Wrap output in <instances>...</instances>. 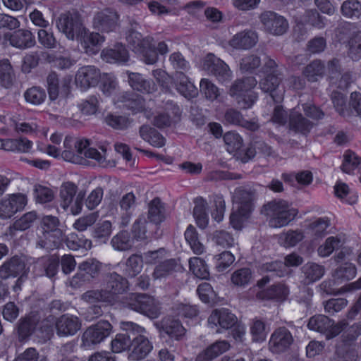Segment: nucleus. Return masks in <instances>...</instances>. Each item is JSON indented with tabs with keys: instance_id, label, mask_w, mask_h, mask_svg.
<instances>
[{
	"instance_id": "obj_28",
	"label": "nucleus",
	"mask_w": 361,
	"mask_h": 361,
	"mask_svg": "<svg viewBox=\"0 0 361 361\" xmlns=\"http://www.w3.org/2000/svg\"><path fill=\"white\" fill-rule=\"evenodd\" d=\"M281 78L279 74H267V75L259 82V86L264 92L270 94L274 102H280L283 99V92H277Z\"/></svg>"
},
{
	"instance_id": "obj_21",
	"label": "nucleus",
	"mask_w": 361,
	"mask_h": 361,
	"mask_svg": "<svg viewBox=\"0 0 361 361\" xmlns=\"http://www.w3.org/2000/svg\"><path fill=\"white\" fill-rule=\"evenodd\" d=\"M76 39L80 41L85 53L90 55L97 54L104 42V37L99 33L90 32L85 27L84 32H82L81 35Z\"/></svg>"
},
{
	"instance_id": "obj_30",
	"label": "nucleus",
	"mask_w": 361,
	"mask_h": 361,
	"mask_svg": "<svg viewBox=\"0 0 361 361\" xmlns=\"http://www.w3.org/2000/svg\"><path fill=\"white\" fill-rule=\"evenodd\" d=\"M231 345L226 341H217L200 353L195 361H212L229 350Z\"/></svg>"
},
{
	"instance_id": "obj_14",
	"label": "nucleus",
	"mask_w": 361,
	"mask_h": 361,
	"mask_svg": "<svg viewBox=\"0 0 361 361\" xmlns=\"http://www.w3.org/2000/svg\"><path fill=\"white\" fill-rule=\"evenodd\" d=\"M27 203V197L23 193H14L0 200V218L7 219L23 210Z\"/></svg>"
},
{
	"instance_id": "obj_53",
	"label": "nucleus",
	"mask_w": 361,
	"mask_h": 361,
	"mask_svg": "<svg viewBox=\"0 0 361 361\" xmlns=\"http://www.w3.org/2000/svg\"><path fill=\"white\" fill-rule=\"evenodd\" d=\"M325 71V66L320 60H314L308 64L303 73L309 81H317L319 77H322Z\"/></svg>"
},
{
	"instance_id": "obj_48",
	"label": "nucleus",
	"mask_w": 361,
	"mask_h": 361,
	"mask_svg": "<svg viewBox=\"0 0 361 361\" xmlns=\"http://www.w3.org/2000/svg\"><path fill=\"white\" fill-rule=\"evenodd\" d=\"M59 259L55 256L42 257L36 263V267H42L46 276L49 278L54 277L59 268Z\"/></svg>"
},
{
	"instance_id": "obj_2",
	"label": "nucleus",
	"mask_w": 361,
	"mask_h": 361,
	"mask_svg": "<svg viewBox=\"0 0 361 361\" xmlns=\"http://www.w3.org/2000/svg\"><path fill=\"white\" fill-rule=\"evenodd\" d=\"M261 213L266 217L271 228H279L288 226L298 214L292 204L284 200H274L264 204Z\"/></svg>"
},
{
	"instance_id": "obj_64",
	"label": "nucleus",
	"mask_w": 361,
	"mask_h": 361,
	"mask_svg": "<svg viewBox=\"0 0 361 361\" xmlns=\"http://www.w3.org/2000/svg\"><path fill=\"white\" fill-rule=\"evenodd\" d=\"M350 57L357 61L361 56V32L355 33L349 41Z\"/></svg>"
},
{
	"instance_id": "obj_32",
	"label": "nucleus",
	"mask_w": 361,
	"mask_h": 361,
	"mask_svg": "<svg viewBox=\"0 0 361 361\" xmlns=\"http://www.w3.org/2000/svg\"><path fill=\"white\" fill-rule=\"evenodd\" d=\"M25 267V264L20 258L13 257L0 267V278L16 277L24 272Z\"/></svg>"
},
{
	"instance_id": "obj_27",
	"label": "nucleus",
	"mask_w": 361,
	"mask_h": 361,
	"mask_svg": "<svg viewBox=\"0 0 361 361\" xmlns=\"http://www.w3.org/2000/svg\"><path fill=\"white\" fill-rule=\"evenodd\" d=\"M182 267L176 259H164L154 267L152 276L154 279H166L181 271Z\"/></svg>"
},
{
	"instance_id": "obj_11",
	"label": "nucleus",
	"mask_w": 361,
	"mask_h": 361,
	"mask_svg": "<svg viewBox=\"0 0 361 361\" xmlns=\"http://www.w3.org/2000/svg\"><path fill=\"white\" fill-rule=\"evenodd\" d=\"M111 324L105 320L98 322L89 326L82 336V344L85 347H91L104 341L111 334Z\"/></svg>"
},
{
	"instance_id": "obj_19",
	"label": "nucleus",
	"mask_w": 361,
	"mask_h": 361,
	"mask_svg": "<svg viewBox=\"0 0 361 361\" xmlns=\"http://www.w3.org/2000/svg\"><path fill=\"white\" fill-rule=\"evenodd\" d=\"M258 42L257 32L245 29L235 34L229 40L228 44L238 50H248L254 47Z\"/></svg>"
},
{
	"instance_id": "obj_25",
	"label": "nucleus",
	"mask_w": 361,
	"mask_h": 361,
	"mask_svg": "<svg viewBox=\"0 0 361 361\" xmlns=\"http://www.w3.org/2000/svg\"><path fill=\"white\" fill-rule=\"evenodd\" d=\"M42 228L44 230V237L45 240L40 239L37 243V246L41 248L49 249L51 247L49 244L51 233H55V235H61V232L58 229L59 220L57 217L52 215H47L42 219Z\"/></svg>"
},
{
	"instance_id": "obj_3",
	"label": "nucleus",
	"mask_w": 361,
	"mask_h": 361,
	"mask_svg": "<svg viewBox=\"0 0 361 361\" xmlns=\"http://www.w3.org/2000/svg\"><path fill=\"white\" fill-rule=\"evenodd\" d=\"M121 328L132 334L130 359H142L151 352L153 345L145 335L147 331L145 328L132 322H121Z\"/></svg>"
},
{
	"instance_id": "obj_42",
	"label": "nucleus",
	"mask_w": 361,
	"mask_h": 361,
	"mask_svg": "<svg viewBox=\"0 0 361 361\" xmlns=\"http://www.w3.org/2000/svg\"><path fill=\"white\" fill-rule=\"evenodd\" d=\"M185 239L193 253L200 255L205 252L204 245L200 241L198 233L192 225H189L184 233Z\"/></svg>"
},
{
	"instance_id": "obj_57",
	"label": "nucleus",
	"mask_w": 361,
	"mask_h": 361,
	"mask_svg": "<svg viewBox=\"0 0 361 361\" xmlns=\"http://www.w3.org/2000/svg\"><path fill=\"white\" fill-rule=\"evenodd\" d=\"M24 97L27 102L34 105H39L44 102L47 94L44 89L32 87L25 92Z\"/></svg>"
},
{
	"instance_id": "obj_12",
	"label": "nucleus",
	"mask_w": 361,
	"mask_h": 361,
	"mask_svg": "<svg viewBox=\"0 0 361 361\" xmlns=\"http://www.w3.org/2000/svg\"><path fill=\"white\" fill-rule=\"evenodd\" d=\"M237 322L236 316L226 308L213 310L207 320L209 328L219 334L233 328Z\"/></svg>"
},
{
	"instance_id": "obj_29",
	"label": "nucleus",
	"mask_w": 361,
	"mask_h": 361,
	"mask_svg": "<svg viewBox=\"0 0 361 361\" xmlns=\"http://www.w3.org/2000/svg\"><path fill=\"white\" fill-rule=\"evenodd\" d=\"M161 331L171 338L180 341L185 334V329L180 322L171 317H164L160 322Z\"/></svg>"
},
{
	"instance_id": "obj_36",
	"label": "nucleus",
	"mask_w": 361,
	"mask_h": 361,
	"mask_svg": "<svg viewBox=\"0 0 361 361\" xmlns=\"http://www.w3.org/2000/svg\"><path fill=\"white\" fill-rule=\"evenodd\" d=\"M233 201L238 204V209L243 211V214H249L252 209V194L243 188H236L233 194Z\"/></svg>"
},
{
	"instance_id": "obj_20",
	"label": "nucleus",
	"mask_w": 361,
	"mask_h": 361,
	"mask_svg": "<svg viewBox=\"0 0 361 361\" xmlns=\"http://www.w3.org/2000/svg\"><path fill=\"white\" fill-rule=\"evenodd\" d=\"M101 78L100 71L94 66L81 67L75 75V84L82 90H87L97 85Z\"/></svg>"
},
{
	"instance_id": "obj_4",
	"label": "nucleus",
	"mask_w": 361,
	"mask_h": 361,
	"mask_svg": "<svg viewBox=\"0 0 361 361\" xmlns=\"http://www.w3.org/2000/svg\"><path fill=\"white\" fill-rule=\"evenodd\" d=\"M257 83L253 76L238 79L231 86L229 94L235 99L242 109L251 108L257 99V94L253 91Z\"/></svg>"
},
{
	"instance_id": "obj_15",
	"label": "nucleus",
	"mask_w": 361,
	"mask_h": 361,
	"mask_svg": "<svg viewBox=\"0 0 361 361\" xmlns=\"http://www.w3.org/2000/svg\"><path fill=\"white\" fill-rule=\"evenodd\" d=\"M103 288L110 303H113L116 300L118 295L128 290V281L120 274L112 272L106 275Z\"/></svg>"
},
{
	"instance_id": "obj_26",
	"label": "nucleus",
	"mask_w": 361,
	"mask_h": 361,
	"mask_svg": "<svg viewBox=\"0 0 361 361\" xmlns=\"http://www.w3.org/2000/svg\"><path fill=\"white\" fill-rule=\"evenodd\" d=\"M313 123L295 109L289 111L288 128L296 133L306 135L310 133Z\"/></svg>"
},
{
	"instance_id": "obj_58",
	"label": "nucleus",
	"mask_w": 361,
	"mask_h": 361,
	"mask_svg": "<svg viewBox=\"0 0 361 361\" xmlns=\"http://www.w3.org/2000/svg\"><path fill=\"white\" fill-rule=\"evenodd\" d=\"M342 14L348 18H358L361 15V2L358 0H346L341 8Z\"/></svg>"
},
{
	"instance_id": "obj_1",
	"label": "nucleus",
	"mask_w": 361,
	"mask_h": 361,
	"mask_svg": "<svg viewBox=\"0 0 361 361\" xmlns=\"http://www.w3.org/2000/svg\"><path fill=\"white\" fill-rule=\"evenodd\" d=\"M63 147L65 149L61 152V156L66 161L78 163L79 157L84 156L95 160L102 166H106V149L102 146L100 147L102 152H99L96 148L90 147V140L88 139H75L66 136L63 141Z\"/></svg>"
},
{
	"instance_id": "obj_31",
	"label": "nucleus",
	"mask_w": 361,
	"mask_h": 361,
	"mask_svg": "<svg viewBox=\"0 0 361 361\" xmlns=\"http://www.w3.org/2000/svg\"><path fill=\"white\" fill-rule=\"evenodd\" d=\"M122 102L124 103V106L132 111L133 114L143 112L145 117L151 118L152 113L150 110L145 108V100L142 97L135 94L125 93L122 96Z\"/></svg>"
},
{
	"instance_id": "obj_52",
	"label": "nucleus",
	"mask_w": 361,
	"mask_h": 361,
	"mask_svg": "<svg viewBox=\"0 0 361 361\" xmlns=\"http://www.w3.org/2000/svg\"><path fill=\"white\" fill-rule=\"evenodd\" d=\"M360 164L361 157L357 156L354 152L347 150L343 154V161L341 166V169L345 173L351 174Z\"/></svg>"
},
{
	"instance_id": "obj_63",
	"label": "nucleus",
	"mask_w": 361,
	"mask_h": 361,
	"mask_svg": "<svg viewBox=\"0 0 361 361\" xmlns=\"http://www.w3.org/2000/svg\"><path fill=\"white\" fill-rule=\"evenodd\" d=\"M252 277V271L249 268H241L232 274L231 281L235 286H245L250 282Z\"/></svg>"
},
{
	"instance_id": "obj_54",
	"label": "nucleus",
	"mask_w": 361,
	"mask_h": 361,
	"mask_svg": "<svg viewBox=\"0 0 361 361\" xmlns=\"http://www.w3.org/2000/svg\"><path fill=\"white\" fill-rule=\"evenodd\" d=\"M154 226L147 221L145 218H138L133 225L132 232L137 240H145L149 237V228Z\"/></svg>"
},
{
	"instance_id": "obj_39",
	"label": "nucleus",
	"mask_w": 361,
	"mask_h": 361,
	"mask_svg": "<svg viewBox=\"0 0 361 361\" xmlns=\"http://www.w3.org/2000/svg\"><path fill=\"white\" fill-rule=\"evenodd\" d=\"M194 203L193 215L196 223L200 228H204L209 222V217L206 212L207 202L203 197H197L195 199Z\"/></svg>"
},
{
	"instance_id": "obj_56",
	"label": "nucleus",
	"mask_w": 361,
	"mask_h": 361,
	"mask_svg": "<svg viewBox=\"0 0 361 361\" xmlns=\"http://www.w3.org/2000/svg\"><path fill=\"white\" fill-rule=\"evenodd\" d=\"M250 329L253 341L261 343L265 341L267 333L263 321L257 318L252 319Z\"/></svg>"
},
{
	"instance_id": "obj_62",
	"label": "nucleus",
	"mask_w": 361,
	"mask_h": 361,
	"mask_svg": "<svg viewBox=\"0 0 361 361\" xmlns=\"http://www.w3.org/2000/svg\"><path fill=\"white\" fill-rule=\"evenodd\" d=\"M34 197L38 203L50 202L54 198V192L48 187L36 185L34 188Z\"/></svg>"
},
{
	"instance_id": "obj_13",
	"label": "nucleus",
	"mask_w": 361,
	"mask_h": 361,
	"mask_svg": "<svg viewBox=\"0 0 361 361\" xmlns=\"http://www.w3.org/2000/svg\"><path fill=\"white\" fill-rule=\"evenodd\" d=\"M259 20L264 30L273 35H282L288 29L286 19L273 11H264L261 13Z\"/></svg>"
},
{
	"instance_id": "obj_35",
	"label": "nucleus",
	"mask_w": 361,
	"mask_h": 361,
	"mask_svg": "<svg viewBox=\"0 0 361 361\" xmlns=\"http://www.w3.org/2000/svg\"><path fill=\"white\" fill-rule=\"evenodd\" d=\"M101 56L107 63H123L128 60L127 49L122 44H116L114 48L104 49L101 53Z\"/></svg>"
},
{
	"instance_id": "obj_44",
	"label": "nucleus",
	"mask_w": 361,
	"mask_h": 361,
	"mask_svg": "<svg viewBox=\"0 0 361 361\" xmlns=\"http://www.w3.org/2000/svg\"><path fill=\"white\" fill-rule=\"evenodd\" d=\"M144 262L143 256L136 254L130 255L124 264V274L132 278L136 276L141 272Z\"/></svg>"
},
{
	"instance_id": "obj_49",
	"label": "nucleus",
	"mask_w": 361,
	"mask_h": 361,
	"mask_svg": "<svg viewBox=\"0 0 361 361\" xmlns=\"http://www.w3.org/2000/svg\"><path fill=\"white\" fill-rule=\"evenodd\" d=\"M190 271L197 278L205 279L209 276V269L205 262L198 257L189 259Z\"/></svg>"
},
{
	"instance_id": "obj_45",
	"label": "nucleus",
	"mask_w": 361,
	"mask_h": 361,
	"mask_svg": "<svg viewBox=\"0 0 361 361\" xmlns=\"http://www.w3.org/2000/svg\"><path fill=\"white\" fill-rule=\"evenodd\" d=\"M16 77L13 68L8 59L0 61V84L5 88L13 86Z\"/></svg>"
},
{
	"instance_id": "obj_23",
	"label": "nucleus",
	"mask_w": 361,
	"mask_h": 361,
	"mask_svg": "<svg viewBox=\"0 0 361 361\" xmlns=\"http://www.w3.org/2000/svg\"><path fill=\"white\" fill-rule=\"evenodd\" d=\"M184 97L190 99L197 95V89L183 72L176 71L173 75L171 85Z\"/></svg>"
},
{
	"instance_id": "obj_40",
	"label": "nucleus",
	"mask_w": 361,
	"mask_h": 361,
	"mask_svg": "<svg viewBox=\"0 0 361 361\" xmlns=\"http://www.w3.org/2000/svg\"><path fill=\"white\" fill-rule=\"evenodd\" d=\"M140 137L155 147H162L166 140L157 130L148 126H142L140 128Z\"/></svg>"
},
{
	"instance_id": "obj_24",
	"label": "nucleus",
	"mask_w": 361,
	"mask_h": 361,
	"mask_svg": "<svg viewBox=\"0 0 361 361\" xmlns=\"http://www.w3.org/2000/svg\"><path fill=\"white\" fill-rule=\"evenodd\" d=\"M5 39L9 44L16 48L27 49L35 44L32 33L27 30L20 29L12 33L5 35Z\"/></svg>"
},
{
	"instance_id": "obj_61",
	"label": "nucleus",
	"mask_w": 361,
	"mask_h": 361,
	"mask_svg": "<svg viewBox=\"0 0 361 361\" xmlns=\"http://www.w3.org/2000/svg\"><path fill=\"white\" fill-rule=\"evenodd\" d=\"M82 299L90 303L102 302L110 303L104 288L101 289H92L82 295Z\"/></svg>"
},
{
	"instance_id": "obj_7",
	"label": "nucleus",
	"mask_w": 361,
	"mask_h": 361,
	"mask_svg": "<svg viewBox=\"0 0 361 361\" xmlns=\"http://www.w3.org/2000/svg\"><path fill=\"white\" fill-rule=\"evenodd\" d=\"M126 39L133 51L140 54L145 63L154 64L157 61V52L152 49V37L143 38L140 32L131 30Z\"/></svg>"
},
{
	"instance_id": "obj_5",
	"label": "nucleus",
	"mask_w": 361,
	"mask_h": 361,
	"mask_svg": "<svg viewBox=\"0 0 361 361\" xmlns=\"http://www.w3.org/2000/svg\"><path fill=\"white\" fill-rule=\"evenodd\" d=\"M49 320L41 321V317L38 313L30 314L20 319L17 324V331L19 340L23 341L27 339L34 333H41L44 338H49L52 333V329L48 325Z\"/></svg>"
},
{
	"instance_id": "obj_37",
	"label": "nucleus",
	"mask_w": 361,
	"mask_h": 361,
	"mask_svg": "<svg viewBox=\"0 0 361 361\" xmlns=\"http://www.w3.org/2000/svg\"><path fill=\"white\" fill-rule=\"evenodd\" d=\"M128 82L131 87L137 91L143 93H152L155 91L156 87L153 82L146 80L143 76L137 73H129Z\"/></svg>"
},
{
	"instance_id": "obj_9",
	"label": "nucleus",
	"mask_w": 361,
	"mask_h": 361,
	"mask_svg": "<svg viewBox=\"0 0 361 361\" xmlns=\"http://www.w3.org/2000/svg\"><path fill=\"white\" fill-rule=\"evenodd\" d=\"M102 269V263L94 258L87 259L78 265L77 273L73 276L71 285L80 287L97 278Z\"/></svg>"
},
{
	"instance_id": "obj_46",
	"label": "nucleus",
	"mask_w": 361,
	"mask_h": 361,
	"mask_svg": "<svg viewBox=\"0 0 361 361\" xmlns=\"http://www.w3.org/2000/svg\"><path fill=\"white\" fill-rule=\"evenodd\" d=\"M148 217L156 224L165 219V207L159 198H154L149 204Z\"/></svg>"
},
{
	"instance_id": "obj_38",
	"label": "nucleus",
	"mask_w": 361,
	"mask_h": 361,
	"mask_svg": "<svg viewBox=\"0 0 361 361\" xmlns=\"http://www.w3.org/2000/svg\"><path fill=\"white\" fill-rule=\"evenodd\" d=\"M37 218L38 215L35 211H31L24 214L9 226L10 233L15 235L16 231H23L30 228Z\"/></svg>"
},
{
	"instance_id": "obj_51",
	"label": "nucleus",
	"mask_w": 361,
	"mask_h": 361,
	"mask_svg": "<svg viewBox=\"0 0 361 361\" xmlns=\"http://www.w3.org/2000/svg\"><path fill=\"white\" fill-rule=\"evenodd\" d=\"M111 243L115 250L125 251L132 247L133 239L128 231H122L113 237Z\"/></svg>"
},
{
	"instance_id": "obj_16",
	"label": "nucleus",
	"mask_w": 361,
	"mask_h": 361,
	"mask_svg": "<svg viewBox=\"0 0 361 361\" xmlns=\"http://www.w3.org/2000/svg\"><path fill=\"white\" fill-rule=\"evenodd\" d=\"M293 343V337L286 327H279L274 330L269 341L270 350L274 353H282L287 351Z\"/></svg>"
},
{
	"instance_id": "obj_34",
	"label": "nucleus",
	"mask_w": 361,
	"mask_h": 361,
	"mask_svg": "<svg viewBox=\"0 0 361 361\" xmlns=\"http://www.w3.org/2000/svg\"><path fill=\"white\" fill-rule=\"evenodd\" d=\"M289 294L288 288L282 283H277L264 289L257 294V298L260 300H284Z\"/></svg>"
},
{
	"instance_id": "obj_17",
	"label": "nucleus",
	"mask_w": 361,
	"mask_h": 361,
	"mask_svg": "<svg viewBox=\"0 0 361 361\" xmlns=\"http://www.w3.org/2000/svg\"><path fill=\"white\" fill-rule=\"evenodd\" d=\"M205 66L207 70L215 76L219 82L225 84L231 80V71L228 66L220 59L215 57L212 54H209L207 56Z\"/></svg>"
},
{
	"instance_id": "obj_41",
	"label": "nucleus",
	"mask_w": 361,
	"mask_h": 361,
	"mask_svg": "<svg viewBox=\"0 0 361 361\" xmlns=\"http://www.w3.org/2000/svg\"><path fill=\"white\" fill-rule=\"evenodd\" d=\"M326 22V18L321 16L316 9L307 10L298 20V23L310 25L317 29L324 28Z\"/></svg>"
},
{
	"instance_id": "obj_6",
	"label": "nucleus",
	"mask_w": 361,
	"mask_h": 361,
	"mask_svg": "<svg viewBox=\"0 0 361 361\" xmlns=\"http://www.w3.org/2000/svg\"><path fill=\"white\" fill-rule=\"evenodd\" d=\"M125 306L151 319L160 314V306L153 297L145 293H130L123 300Z\"/></svg>"
},
{
	"instance_id": "obj_60",
	"label": "nucleus",
	"mask_w": 361,
	"mask_h": 361,
	"mask_svg": "<svg viewBox=\"0 0 361 361\" xmlns=\"http://www.w3.org/2000/svg\"><path fill=\"white\" fill-rule=\"evenodd\" d=\"M224 141L229 152L239 150L243 146V139L240 135L233 131H229L224 134Z\"/></svg>"
},
{
	"instance_id": "obj_50",
	"label": "nucleus",
	"mask_w": 361,
	"mask_h": 361,
	"mask_svg": "<svg viewBox=\"0 0 361 361\" xmlns=\"http://www.w3.org/2000/svg\"><path fill=\"white\" fill-rule=\"evenodd\" d=\"M132 334L125 331L123 334H118L111 341V349L114 353H118L126 350H130L132 344Z\"/></svg>"
},
{
	"instance_id": "obj_59",
	"label": "nucleus",
	"mask_w": 361,
	"mask_h": 361,
	"mask_svg": "<svg viewBox=\"0 0 361 361\" xmlns=\"http://www.w3.org/2000/svg\"><path fill=\"white\" fill-rule=\"evenodd\" d=\"M331 281H324L322 283V286L324 290L330 295H337L342 294L346 292H351L355 290H358L361 288V277L356 281L350 283L346 286L341 287L337 291H335L331 288Z\"/></svg>"
},
{
	"instance_id": "obj_43",
	"label": "nucleus",
	"mask_w": 361,
	"mask_h": 361,
	"mask_svg": "<svg viewBox=\"0 0 361 361\" xmlns=\"http://www.w3.org/2000/svg\"><path fill=\"white\" fill-rule=\"evenodd\" d=\"M6 142L8 152L30 153L33 147V142L25 137H20L15 139L8 138Z\"/></svg>"
},
{
	"instance_id": "obj_10",
	"label": "nucleus",
	"mask_w": 361,
	"mask_h": 361,
	"mask_svg": "<svg viewBox=\"0 0 361 361\" xmlns=\"http://www.w3.org/2000/svg\"><path fill=\"white\" fill-rule=\"evenodd\" d=\"M56 27L60 32L71 40L78 39L84 32V26L80 16L76 13H65L60 15L57 21Z\"/></svg>"
},
{
	"instance_id": "obj_8",
	"label": "nucleus",
	"mask_w": 361,
	"mask_h": 361,
	"mask_svg": "<svg viewBox=\"0 0 361 361\" xmlns=\"http://www.w3.org/2000/svg\"><path fill=\"white\" fill-rule=\"evenodd\" d=\"M77 186L70 182L63 183L61 187V206L64 210L70 207L71 212L77 215L82 212L85 193L80 192L76 195Z\"/></svg>"
},
{
	"instance_id": "obj_18",
	"label": "nucleus",
	"mask_w": 361,
	"mask_h": 361,
	"mask_svg": "<svg viewBox=\"0 0 361 361\" xmlns=\"http://www.w3.org/2000/svg\"><path fill=\"white\" fill-rule=\"evenodd\" d=\"M118 20V13L112 9L106 8L95 14L93 26L98 30L109 32L116 29Z\"/></svg>"
},
{
	"instance_id": "obj_33",
	"label": "nucleus",
	"mask_w": 361,
	"mask_h": 361,
	"mask_svg": "<svg viewBox=\"0 0 361 361\" xmlns=\"http://www.w3.org/2000/svg\"><path fill=\"white\" fill-rule=\"evenodd\" d=\"M302 282L305 285L313 283L319 281L325 273L322 265L314 262H307L301 268Z\"/></svg>"
},
{
	"instance_id": "obj_47",
	"label": "nucleus",
	"mask_w": 361,
	"mask_h": 361,
	"mask_svg": "<svg viewBox=\"0 0 361 361\" xmlns=\"http://www.w3.org/2000/svg\"><path fill=\"white\" fill-rule=\"evenodd\" d=\"M334 324V321L324 314L312 317L307 324L310 329L326 334L328 329Z\"/></svg>"
},
{
	"instance_id": "obj_55",
	"label": "nucleus",
	"mask_w": 361,
	"mask_h": 361,
	"mask_svg": "<svg viewBox=\"0 0 361 361\" xmlns=\"http://www.w3.org/2000/svg\"><path fill=\"white\" fill-rule=\"evenodd\" d=\"M331 100L338 114L343 117H349L351 116L352 110L348 109L346 104V97L339 92H333L331 94Z\"/></svg>"
},
{
	"instance_id": "obj_22",
	"label": "nucleus",
	"mask_w": 361,
	"mask_h": 361,
	"mask_svg": "<svg viewBox=\"0 0 361 361\" xmlns=\"http://www.w3.org/2000/svg\"><path fill=\"white\" fill-rule=\"evenodd\" d=\"M81 327L77 317L63 314L56 321V333L59 336H69L75 334Z\"/></svg>"
}]
</instances>
